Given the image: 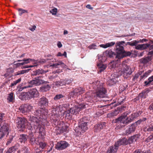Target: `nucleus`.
Instances as JSON below:
<instances>
[{
  "label": "nucleus",
  "instance_id": "nucleus-17",
  "mask_svg": "<svg viewBox=\"0 0 153 153\" xmlns=\"http://www.w3.org/2000/svg\"><path fill=\"white\" fill-rule=\"evenodd\" d=\"M48 101L45 97H43L39 100V105L47 106H48Z\"/></svg>",
  "mask_w": 153,
  "mask_h": 153
},
{
  "label": "nucleus",
  "instance_id": "nucleus-21",
  "mask_svg": "<svg viewBox=\"0 0 153 153\" xmlns=\"http://www.w3.org/2000/svg\"><path fill=\"white\" fill-rule=\"evenodd\" d=\"M126 139L125 138H123L119 140L118 141L116 142L114 146L117 148L119 146L123 145V144H126Z\"/></svg>",
  "mask_w": 153,
  "mask_h": 153
},
{
  "label": "nucleus",
  "instance_id": "nucleus-57",
  "mask_svg": "<svg viewBox=\"0 0 153 153\" xmlns=\"http://www.w3.org/2000/svg\"><path fill=\"white\" fill-rule=\"evenodd\" d=\"M36 28V26L35 25H33L31 27H29V29L32 31H33L35 30Z\"/></svg>",
  "mask_w": 153,
  "mask_h": 153
},
{
  "label": "nucleus",
  "instance_id": "nucleus-16",
  "mask_svg": "<svg viewBox=\"0 0 153 153\" xmlns=\"http://www.w3.org/2000/svg\"><path fill=\"white\" fill-rule=\"evenodd\" d=\"M121 64L120 62L117 61H112L109 64V68L110 69H114L115 68H118L119 71L120 70V65Z\"/></svg>",
  "mask_w": 153,
  "mask_h": 153
},
{
  "label": "nucleus",
  "instance_id": "nucleus-48",
  "mask_svg": "<svg viewBox=\"0 0 153 153\" xmlns=\"http://www.w3.org/2000/svg\"><path fill=\"white\" fill-rule=\"evenodd\" d=\"M73 80V79H65V80H64V82L65 83L64 85L66 84H69L71 83Z\"/></svg>",
  "mask_w": 153,
  "mask_h": 153
},
{
  "label": "nucleus",
  "instance_id": "nucleus-42",
  "mask_svg": "<svg viewBox=\"0 0 153 153\" xmlns=\"http://www.w3.org/2000/svg\"><path fill=\"white\" fill-rule=\"evenodd\" d=\"M136 115L135 113L132 114L128 117V119L129 123H131L132 121L136 117Z\"/></svg>",
  "mask_w": 153,
  "mask_h": 153
},
{
  "label": "nucleus",
  "instance_id": "nucleus-47",
  "mask_svg": "<svg viewBox=\"0 0 153 153\" xmlns=\"http://www.w3.org/2000/svg\"><path fill=\"white\" fill-rule=\"evenodd\" d=\"M119 113V111L117 110H115L114 112H112L110 114H108V116L109 117L110 115L112 116H114L117 115Z\"/></svg>",
  "mask_w": 153,
  "mask_h": 153
},
{
  "label": "nucleus",
  "instance_id": "nucleus-54",
  "mask_svg": "<svg viewBox=\"0 0 153 153\" xmlns=\"http://www.w3.org/2000/svg\"><path fill=\"white\" fill-rule=\"evenodd\" d=\"M143 130L145 132H150L153 131L152 127L147 128V127H145L143 129Z\"/></svg>",
  "mask_w": 153,
  "mask_h": 153
},
{
  "label": "nucleus",
  "instance_id": "nucleus-44",
  "mask_svg": "<svg viewBox=\"0 0 153 153\" xmlns=\"http://www.w3.org/2000/svg\"><path fill=\"white\" fill-rule=\"evenodd\" d=\"M139 138L138 135H135L131 137L130 138V140H131L132 142L136 141Z\"/></svg>",
  "mask_w": 153,
  "mask_h": 153
},
{
  "label": "nucleus",
  "instance_id": "nucleus-28",
  "mask_svg": "<svg viewBox=\"0 0 153 153\" xmlns=\"http://www.w3.org/2000/svg\"><path fill=\"white\" fill-rule=\"evenodd\" d=\"M115 44L114 42H111L106 43L105 44H101L100 45V47L104 48H106L109 47H111Z\"/></svg>",
  "mask_w": 153,
  "mask_h": 153
},
{
  "label": "nucleus",
  "instance_id": "nucleus-35",
  "mask_svg": "<svg viewBox=\"0 0 153 153\" xmlns=\"http://www.w3.org/2000/svg\"><path fill=\"white\" fill-rule=\"evenodd\" d=\"M31 70V69H28L26 70H24L18 71L16 72V75H19L21 74H23L25 73H27Z\"/></svg>",
  "mask_w": 153,
  "mask_h": 153
},
{
  "label": "nucleus",
  "instance_id": "nucleus-58",
  "mask_svg": "<svg viewBox=\"0 0 153 153\" xmlns=\"http://www.w3.org/2000/svg\"><path fill=\"white\" fill-rule=\"evenodd\" d=\"M13 137L11 136V137H10V139L8 140V141L7 142V145H8L10 143H11L12 140H13Z\"/></svg>",
  "mask_w": 153,
  "mask_h": 153
},
{
  "label": "nucleus",
  "instance_id": "nucleus-52",
  "mask_svg": "<svg viewBox=\"0 0 153 153\" xmlns=\"http://www.w3.org/2000/svg\"><path fill=\"white\" fill-rule=\"evenodd\" d=\"M57 9L56 8H54L50 11V12L53 15H55L57 13Z\"/></svg>",
  "mask_w": 153,
  "mask_h": 153
},
{
  "label": "nucleus",
  "instance_id": "nucleus-41",
  "mask_svg": "<svg viewBox=\"0 0 153 153\" xmlns=\"http://www.w3.org/2000/svg\"><path fill=\"white\" fill-rule=\"evenodd\" d=\"M65 83L63 80H61L60 81L55 82V85L57 86H62L64 85Z\"/></svg>",
  "mask_w": 153,
  "mask_h": 153
},
{
  "label": "nucleus",
  "instance_id": "nucleus-36",
  "mask_svg": "<svg viewBox=\"0 0 153 153\" xmlns=\"http://www.w3.org/2000/svg\"><path fill=\"white\" fill-rule=\"evenodd\" d=\"M46 62V60L44 59H42L39 60H34V64L38 65L39 63L43 64Z\"/></svg>",
  "mask_w": 153,
  "mask_h": 153
},
{
  "label": "nucleus",
  "instance_id": "nucleus-1",
  "mask_svg": "<svg viewBox=\"0 0 153 153\" xmlns=\"http://www.w3.org/2000/svg\"><path fill=\"white\" fill-rule=\"evenodd\" d=\"M31 122L30 126H27L28 124L27 120L24 118L19 117L17 118V127L19 131H23L26 128L28 129L33 131V132H38L42 135L44 134V129L43 124L42 125V120H39L38 118L33 116H30L29 119Z\"/></svg>",
  "mask_w": 153,
  "mask_h": 153
},
{
  "label": "nucleus",
  "instance_id": "nucleus-22",
  "mask_svg": "<svg viewBox=\"0 0 153 153\" xmlns=\"http://www.w3.org/2000/svg\"><path fill=\"white\" fill-rule=\"evenodd\" d=\"M48 71V70L45 71L42 69H39L35 71H34L33 72V75L34 76H36L40 74H42L46 73Z\"/></svg>",
  "mask_w": 153,
  "mask_h": 153
},
{
  "label": "nucleus",
  "instance_id": "nucleus-39",
  "mask_svg": "<svg viewBox=\"0 0 153 153\" xmlns=\"http://www.w3.org/2000/svg\"><path fill=\"white\" fill-rule=\"evenodd\" d=\"M5 119V114L4 113H0V126L3 120Z\"/></svg>",
  "mask_w": 153,
  "mask_h": 153
},
{
  "label": "nucleus",
  "instance_id": "nucleus-31",
  "mask_svg": "<svg viewBox=\"0 0 153 153\" xmlns=\"http://www.w3.org/2000/svg\"><path fill=\"white\" fill-rule=\"evenodd\" d=\"M104 54L105 56L109 57H112L115 55L114 53L111 50L106 51L104 52Z\"/></svg>",
  "mask_w": 153,
  "mask_h": 153
},
{
  "label": "nucleus",
  "instance_id": "nucleus-27",
  "mask_svg": "<svg viewBox=\"0 0 153 153\" xmlns=\"http://www.w3.org/2000/svg\"><path fill=\"white\" fill-rule=\"evenodd\" d=\"M118 149L114 145L111 146L108 149L105 153H116Z\"/></svg>",
  "mask_w": 153,
  "mask_h": 153
},
{
  "label": "nucleus",
  "instance_id": "nucleus-45",
  "mask_svg": "<svg viewBox=\"0 0 153 153\" xmlns=\"http://www.w3.org/2000/svg\"><path fill=\"white\" fill-rule=\"evenodd\" d=\"M22 61L25 62V64L29 63L30 62H33V63L34 64V59H30V58L26 59H24L22 60Z\"/></svg>",
  "mask_w": 153,
  "mask_h": 153
},
{
  "label": "nucleus",
  "instance_id": "nucleus-64",
  "mask_svg": "<svg viewBox=\"0 0 153 153\" xmlns=\"http://www.w3.org/2000/svg\"><path fill=\"white\" fill-rule=\"evenodd\" d=\"M68 33V31L66 30H65L63 32V34L64 35H65Z\"/></svg>",
  "mask_w": 153,
  "mask_h": 153
},
{
  "label": "nucleus",
  "instance_id": "nucleus-26",
  "mask_svg": "<svg viewBox=\"0 0 153 153\" xmlns=\"http://www.w3.org/2000/svg\"><path fill=\"white\" fill-rule=\"evenodd\" d=\"M135 129V125L132 124L126 131V134H128L134 132Z\"/></svg>",
  "mask_w": 153,
  "mask_h": 153
},
{
  "label": "nucleus",
  "instance_id": "nucleus-18",
  "mask_svg": "<svg viewBox=\"0 0 153 153\" xmlns=\"http://www.w3.org/2000/svg\"><path fill=\"white\" fill-rule=\"evenodd\" d=\"M141 45L142 50L148 48L150 50L153 49V42L150 41L149 43Z\"/></svg>",
  "mask_w": 153,
  "mask_h": 153
},
{
  "label": "nucleus",
  "instance_id": "nucleus-29",
  "mask_svg": "<svg viewBox=\"0 0 153 153\" xmlns=\"http://www.w3.org/2000/svg\"><path fill=\"white\" fill-rule=\"evenodd\" d=\"M151 60V57L147 56L145 58H142L140 59V62L143 64H145L148 63Z\"/></svg>",
  "mask_w": 153,
  "mask_h": 153
},
{
  "label": "nucleus",
  "instance_id": "nucleus-30",
  "mask_svg": "<svg viewBox=\"0 0 153 153\" xmlns=\"http://www.w3.org/2000/svg\"><path fill=\"white\" fill-rule=\"evenodd\" d=\"M27 136L25 134H22L20 135L19 139V141L21 143H24L27 140Z\"/></svg>",
  "mask_w": 153,
  "mask_h": 153
},
{
  "label": "nucleus",
  "instance_id": "nucleus-55",
  "mask_svg": "<svg viewBox=\"0 0 153 153\" xmlns=\"http://www.w3.org/2000/svg\"><path fill=\"white\" fill-rule=\"evenodd\" d=\"M135 48L137 50H142V47L141 44L137 45L135 47Z\"/></svg>",
  "mask_w": 153,
  "mask_h": 153
},
{
  "label": "nucleus",
  "instance_id": "nucleus-50",
  "mask_svg": "<svg viewBox=\"0 0 153 153\" xmlns=\"http://www.w3.org/2000/svg\"><path fill=\"white\" fill-rule=\"evenodd\" d=\"M139 41H137V40L133 41H132L130 42V45L131 46H135L136 47L137 44L139 43Z\"/></svg>",
  "mask_w": 153,
  "mask_h": 153
},
{
  "label": "nucleus",
  "instance_id": "nucleus-9",
  "mask_svg": "<svg viewBox=\"0 0 153 153\" xmlns=\"http://www.w3.org/2000/svg\"><path fill=\"white\" fill-rule=\"evenodd\" d=\"M39 76L37 77L33 78L32 80L28 82L29 84L28 87L29 88L32 87L33 86H38L41 84L45 83V81L43 79H39Z\"/></svg>",
  "mask_w": 153,
  "mask_h": 153
},
{
  "label": "nucleus",
  "instance_id": "nucleus-49",
  "mask_svg": "<svg viewBox=\"0 0 153 153\" xmlns=\"http://www.w3.org/2000/svg\"><path fill=\"white\" fill-rule=\"evenodd\" d=\"M67 128V126H65V125L63 126L60 129V132L62 133L66 131Z\"/></svg>",
  "mask_w": 153,
  "mask_h": 153
},
{
  "label": "nucleus",
  "instance_id": "nucleus-53",
  "mask_svg": "<svg viewBox=\"0 0 153 153\" xmlns=\"http://www.w3.org/2000/svg\"><path fill=\"white\" fill-rule=\"evenodd\" d=\"M39 147L42 149L45 147L46 144L45 143L40 142L39 143Z\"/></svg>",
  "mask_w": 153,
  "mask_h": 153
},
{
  "label": "nucleus",
  "instance_id": "nucleus-38",
  "mask_svg": "<svg viewBox=\"0 0 153 153\" xmlns=\"http://www.w3.org/2000/svg\"><path fill=\"white\" fill-rule=\"evenodd\" d=\"M105 56L103 54L98 56V59L100 61H101V63H102V62H105L106 60V58Z\"/></svg>",
  "mask_w": 153,
  "mask_h": 153
},
{
  "label": "nucleus",
  "instance_id": "nucleus-40",
  "mask_svg": "<svg viewBox=\"0 0 153 153\" xmlns=\"http://www.w3.org/2000/svg\"><path fill=\"white\" fill-rule=\"evenodd\" d=\"M17 148L16 146H14L9 149L6 153H11L15 151Z\"/></svg>",
  "mask_w": 153,
  "mask_h": 153
},
{
  "label": "nucleus",
  "instance_id": "nucleus-20",
  "mask_svg": "<svg viewBox=\"0 0 153 153\" xmlns=\"http://www.w3.org/2000/svg\"><path fill=\"white\" fill-rule=\"evenodd\" d=\"M105 123L102 122L100 124L96 125L94 126V131L95 132H99L105 126Z\"/></svg>",
  "mask_w": 153,
  "mask_h": 153
},
{
  "label": "nucleus",
  "instance_id": "nucleus-14",
  "mask_svg": "<svg viewBox=\"0 0 153 153\" xmlns=\"http://www.w3.org/2000/svg\"><path fill=\"white\" fill-rule=\"evenodd\" d=\"M28 94H29L30 99L36 97L39 95V92L37 90L36 88H33L30 89L28 91Z\"/></svg>",
  "mask_w": 153,
  "mask_h": 153
},
{
  "label": "nucleus",
  "instance_id": "nucleus-23",
  "mask_svg": "<svg viewBox=\"0 0 153 153\" xmlns=\"http://www.w3.org/2000/svg\"><path fill=\"white\" fill-rule=\"evenodd\" d=\"M29 94H28V92H23L21 93V94L19 96V98L22 100H26L30 99V97H29Z\"/></svg>",
  "mask_w": 153,
  "mask_h": 153
},
{
  "label": "nucleus",
  "instance_id": "nucleus-46",
  "mask_svg": "<svg viewBox=\"0 0 153 153\" xmlns=\"http://www.w3.org/2000/svg\"><path fill=\"white\" fill-rule=\"evenodd\" d=\"M97 45L94 43H93L89 46L88 47V48H89L90 49H97Z\"/></svg>",
  "mask_w": 153,
  "mask_h": 153
},
{
  "label": "nucleus",
  "instance_id": "nucleus-8",
  "mask_svg": "<svg viewBox=\"0 0 153 153\" xmlns=\"http://www.w3.org/2000/svg\"><path fill=\"white\" fill-rule=\"evenodd\" d=\"M128 113H123L121 116L115 120V123H121L125 125L129 123L128 119V117H127Z\"/></svg>",
  "mask_w": 153,
  "mask_h": 153
},
{
  "label": "nucleus",
  "instance_id": "nucleus-4",
  "mask_svg": "<svg viewBox=\"0 0 153 153\" xmlns=\"http://www.w3.org/2000/svg\"><path fill=\"white\" fill-rule=\"evenodd\" d=\"M85 105L83 104L75 105L74 107L71 108L63 113V115H65L66 119L70 120L72 118V114L76 115L82 108H85Z\"/></svg>",
  "mask_w": 153,
  "mask_h": 153
},
{
  "label": "nucleus",
  "instance_id": "nucleus-15",
  "mask_svg": "<svg viewBox=\"0 0 153 153\" xmlns=\"http://www.w3.org/2000/svg\"><path fill=\"white\" fill-rule=\"evenodd\" d=\"M83 89L81 87L76 89L74 91H73L70 93L71 97H74L75 95L76 96L80 95L83 93Z\"/></svg>",
  "mask_w": 153,
  "mask_h": 153
},
{
  "label": "nucleus",
  "instance_id": "nucleus-33",
  "mask_svg": "<svg viewBox=\"0 0 153 153\" xmlns=\"http://www.w3.org/2000/svg\"><path fill=\"white\" fill-rule=\"evenodd\" d=\"M61 65L62 67H65L66 65L63 63L61 61L58 62L53 64L51 65V66H53L55 68H57L59 65Z\"/></svg>",
  "mask_w": 153,
  "mask_h": 153
},
{
  "label": "nucleus",
  "instance_id": "nucleus-5",
  "mask_svg": "<svg viewBox=\"0 0 153 153\" xmlns=\"http://www.w3.org/2000/svg\"><path fill=\"white\" fill-rule=\"evenodd\" d=\"M125 44V42L124 41L118 42H116V58L120 59L124 57L125 54L126 53L124 50Z\"/></svg>",
  "mask_w": 153,
  "mask_h": 153
},
{
  "label": "nucleus",
  "instance_id": "nucleus-60",
  "mask_svg": "<svg viewBox=\"0 0 153 153\" xmlns=\"http://www.w3.org/2000/svg\"><path fill=\"white\" fill-rule=\"evenodd\" d=\"M57 46L59 48H60L62 47V45L61 44V42L59 41L57 43Z\"/></svg>",
  "mask_w": 153,
  "mask_h": 153
},
{
  "label": "nucleus",
  "instance_id": "nucleus-59",
  "mask_svg": "<svg viewBox=\"0 0 153 153\" xmlns=\"http://www.w3.org/2000/svg\"><path fill=\"white\" fill-rule=\"evenodd\" d=\"M29 88V87H28V85H27V86H24V87H21L19 89V91H21L23 89H25V88Z\"/></svg>",
  "mask_w": 153,
  "mask_h": 153
},
{
  "label": "nucleus",
  "instance_id": "nucleus-61",
  "mask_svg": "<svg viewBox=\"0 0 153 153\" xmlns=\"http://www.w3.org/2000/svg\"><path fill=\"white\" fill-rule=\"evenodd\" d=\"M148 74L146 72L142 76V77L143 78H145V77H146L148 75Z\"/></svg>",
  "mask_w": 153,
  "mask_h": 153
},
{
  "label": "nucleus",
  "instance_id": "nucleus-25",
  "mask_svg": "<svg viewBox=\"0 0 153 153\" xmlns=\"http://www.w3.org/2000/svg\"><path fill=\"white\" fill-rule=\"evenodd\" d=\"M97 67L98 68V72L101 73L106 68V65L102 63L97 64Z\"/></svg>",
  "mask_w": 153,
  "mask_h": 153
},
{
  "label": "nucleus",
  "instance_id": "nucleus-3",
  "mask_svg": "<svg viewBox=\"0 0 153 153\" xmlns=\"http://www.w3.org/2000/svg\"><path fill=\"white\" fill-rule=\"evenodd\" d=\"M93 84L94 85V88L96 91L95 94L92 97L89 96L90 93L88 92L85 96V100L91 103L98 100V98H104L106 97V91L103 87L102 83L98 81L94 82Z\"/></svg>",
  "mask_w": 153,
  "mask_h": 153
},
{
  "label": "nucleus",
  "instance_id": "nucleus-11",
  "mask_svg": "<svg viewBox=\"0 0 153 153\" xmlns=\"http://www.w3.org/2000/svg\"><path fill=\"white\" fill-rule=\"evenodd\" d=\"M68 145V143L65 141H61L56 144L55 148L58 150H61L66 149Z\"/></svg>",
  "mask_w": 153,
  "mask_h": 153
},
{
  "label": "nucleus",
  "instance_id": "nucleus-12",
  "mask_svg": "<svg viewBox=\"0 0 153 153\" xmlns=\"http://www.w3.org/2000/svg\"><path fill=\"white\" fill-rule=\"evenodd\" d=\"M33 106L27 104L22 105L19 108L20 111L22 113L28 112L33 109Z\"/></svg>",
  "mask_w": 153,
  "mask_h": 153
},
{
  "label": "nucleus",
  "instance_id": "nucleus-10",
  "mask_svg": "<svg viewBox=\"0 0 153 153\" xmlns=\"http://www.w3.org/2000/svg\"><path fill=\"white\" fill-rule=\"evenodd\" d=\"M9 129L7 125L5 124L1 127L0 130V139L2 138L5 135L7 136L9 133Z\"/></svg>",
  "mask_w": 153,
  "mask_h": 153
},
{
  "label": "nucleus",
  "instance_id": "nucleus-63",
  "mask_svg": "<svg viewBox=\"0 0 153 153\" xmlns=\"http://www.w3.org/2000/svg\"><path fill=\"white\" fill-rule=\"evenodd\" d=\"M86 7L90 9H92V7H91V5L90 4H88L86 5Z\"/></svg>",
  "mask_w": 153,
  "mask_h": 153
},
{
  "label": "nucleus",
  "instance_id": "nucleus-34",
  "mask_svg": "<svg viewBox=\"0 0 153 153\" xmlns=\"http://www.w3.org/2000/svg\"><path fill=\"white\" fill-rule=\"evenodd\" d=\"M152 82H153V76L149 77L148 78V80L145 81L144 83L145 85H151Z\"/></svg>",
  "mask_w": 153,
  "mask_h": 153
},
{
  "label": "nucleus",
  "instance_id": "nucleus-51",
  "mask_svg": "<svg viewBox=\"0 0 153 153\" xmlns=\"http://www.w3.org/2000/svg\"><path fill=\"white\" fill-rule=\"evenodd\" d=\"M21 80V78L18 79V80L14 81L13 83L11 84V86L12 87L15 85H16Z\"/></svg>",
  "mask_w": 153,
  "mask_h": 153
},
{
  "label": "nucleus",
  "instance_id": "nucleus-43",
  "mask_svg": "<svg viewBox=\"0 0 153 153\" xmlns=\"http://www.w3.org/2000/svg\"><path fill=\"white\" fill-rule=\"evenodd\" d=\"M18 10L19 11V15L20 16H22V15L24 13H28V11L26 10H25L22 8H19L18 9Z\"/></svg>",
  "mask_w": 153,
  "mask_h": 153
},
{
  "label": "nucleus",
  "instance_id": "nucleus-13",
  "mask_svg": "<svg viewBox=\"0 0 153 153\" xmlns=\"http://www.w3.org/2000/svg\"><path fill=\"white\" fill-rule=\"evenodd\" d=\"M62 105L57 106L56 108H53L52 111V115L56 117H58L60 116L59 111L61 112L62 111Z\"/></svg>",
  "mask_w": 153,
  "mask_h": 153
},
{
  "label": "nucleus",
  "instance_id": "nucleus-7",
  "mask_svg": "<svg viewBox=\"0 0 153 153\" xmlns=\"http://www.w3.org/2000/svg\"><path fill=\"white\" fill-rule=\"evenodd\" d=\"M47 114V110L45 108H41L34 113V115L38 116L39 119L44 120L46 119V115Z\"/></svg>",
  "mask_w": 153,
  "mask_h": 153
},
{
  "label": "nucleus",
  "instance_id": "nucleus-24",
  "mask_svg": "<svg viewBox=\"0 0 153 153\" xmlns=\"http://www.w3.org/2000/svg\"><path fill=\"white\" fill-rule=\"evenodd\" d=\"M15 100V95L13 92L9 94L7 98V100L8 102H13Z\"/></svg>",
  "mask_w": 153,
  "mask_h": 153
},
{
  "label": "nucleus",
  "instance_id": "nucleus-32",
  "mask_svg": "<svg viewBox=\"0 0 153 153\" xmlns=\"http://www.w3.org/2000/svg\"><path fill=\"white\" fill-rule=\"evenodd\" d=\"M50 86L48 85H45L40 88V90L42 92L47 91L50 88Z\"/></svg>",
  "mask_w": 153,
  "mask_h": 153
},
{
  "label": "nucleus",
  "instance_id": "nucleus-19",
  "mask_svg": "<svg viewBox=\"0 0 153 153\" xmlns=\"http://www.w3.org/2000/svg\"><path fill=\"white\" fill-rule=\"evenodd\" d=\"M150 91V90L148 89H146L142 91V92L140 93L139 94L138 97L139 98L145 99L148 96V93Z\"/></svg>",
  "mask_w": 153,
  "mask_h": 153
},
{
  "label": "nucleus",
  "instance_id": "nucleus-2",
  "mask_svg": "<svg viewBox=\"0 0 153 153\" xmlns=\"http://www.w3.org/2000/svg\"><path fill=\"white\" fill-rule=\"evenodd\" d=\"M120 70L117 72L112 74L110 77L108 83L110 85H114L117 81V79L121 75H123L125 78H127L132 73L131 68L128 66L126 62H123L120 65Z\"/></svg>",
  "mask_w": 153,
  "mask_h": 153
},
{
  "label": "nucleus",
  "instance_id": "nucleus-37",
  "mask_svg": "<svg viewBox=\"0 0 153 153\" xmlns=\"http://www.w3.org/2000/svg\"><path fill=\"white\" fill-rule=\"evenodd\" d=\"M64 97V96L61 94H56L54 97V100L56 101L61 99Z\"/></svg>",
  "mask_w": 153,
  "mask_h": 153
},
{
  "label": "nucleus",
  "instance_id": "nucleus-62",
  "mask_svg": "<svg viewBox=\"0 0 153 153\" xmlns=\"http://www.w3.org/2000/svg\"><path fill=\"white\" fill-rule=\"evenodd\" d=\"M30 141H32V142H33L35 141L33 137L31 135L30 136Z\"/></svg>",
  "mask_w": 153,
  "mask_h": 153
},
{
  "label": "nucleus",
  "instance_id": "nucleus-56",
  "mask_svg": "<svg viewBox=\"0 0 153 153\" xmlns=\"http://www.w3.org/2000/svg\"><path fill=\"white\" fill-rule=\"evenodd\" d=\"M147 140L148 142L152 141L153 140V135L147 138Z\"/></svg>",
  "mask_w": 153,
  "mask_h": 153
},
{
  "label": "nucleus",
  "instance_id": "nucleus-6",
  "mask_svg": "<svg viewBox=\"0 0 153 153\" xmlns=\"http://www.w3.org/2000/svg\"><path fill=\"white\" fill-rule=\"evenodd\" d=\"M86 118H83L81 119L79 123H81V124L78 127H76L75 129V131L78 134H81L82 133L85 132L88 128L87 121H85Z\"/></svg>",
  "mask_w": 153,
  "mask_h": 153
}]
</instances>
